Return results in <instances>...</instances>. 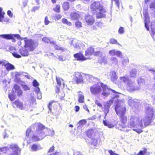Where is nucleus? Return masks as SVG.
<instances>
[{
  "label": "nucleus",
  "mask_w": 155,
  "mask_h": 155,
  "mask_svg": "<svg viewBox=\"0 0 155 155\" xmlns=\"http://www.w3.org/2000/svg\"><path fill=\"white\" fill-rule=\"evenodd\" d=\"M145 109L146 116L143 119L138 117L131 116L127 125H121L122 128L120 130L128 132L132 129L138 133L142 132V129L149 125L153 119V111L151 106L147 104Z\"/></svg>",
  "instance_id": "nucleus-1"
},
{
  "label": "nucleus",
  "mask_w": 155,
  "mask_h": 155,
  "mask_svg": "<svg viewBox=\"0 0 155 155\" xmlns=\"http://www.w3.org/2000/svg\"><path fill=\"white\" fill-rule=\"evenodd\" d=\"M33 127L34 129L35 128L36 130L38 129L35 132L32 137V140L35 141L42 140L47 135L53 136L54 134V130L45 128V126L40 123L35 124Z\"/></svg>",
  "instance_id": "nucleus-2"
},
{
  "label": "nucleus",
  "mask_w": 155,
  "mask_h": 155,
  "mask_svg": "<svg viewBox=\"0 0 155 155\" xmlns=\"http://www.w3.org/2000/svg\"><path fill=\"white\" fill-rule=\"evenodd\" d=\"M116 105L115 110L117 115L120 117V121L123 124L125 125L127 121V117L125 115L126 111V107H123L124 104L122 100L117 99L115 100Z\"/></svg>",
  "instance_id": "nucleus-3"
},
{
  "label": "nucleus",
  "mask_w": 155,
  "mask_h": 155,
  "mask_svg": "<svg viewBox=\"0 0 155 155\" xmlns=\"http://www.w3.org/2000/svg\"><path fill=\"white\" fill-rule=\"evenodd\" d=\"M90 8L92 12L94 14L97 13L99 11H103V12H106V10L101 6L99 2H94L90 6Z\"/></svg>",
  "instance_id": "nucleus-4"
},
{
  "label": "nucleus",
  "mask_w": 155,
  "mask_h": 155,
  "mask_svg": "<svg viewBox=\"0 0 155 155\" xmlns=\"http://www.w3.org/2000/svg\"><path fill=\"white\" fill-rule=\"evenodd\" d=\"M102 54V52L100 48L94 49L92 47L88 48L85 51V55L87 57L92 54L96 56H100Z\"/></svg>",
  "instance_id": "nucleus-5"
},
{
  "label": "nucleus",
  "mask_w": 155,
  "mask_h": 155,
  "mask_svg": "<svg viewBox=\"0 0 155 155\" xmlns=\"http://www.w3.org/2000/svg\"><path fill=\"white\" fill-rule=\"evenodd\" d=\"M24 41L25 44V47L30 51L34 50L38 45L37 42H35L31 39H27L25 38Z\"/></svg>",
  "instance_id": "nucleus-6"
},
{
  "label": "nucleus",
  "mask_w": 155,
  "mask_h": 155,
  "mask_svg": "<svg viewBox=\"0 0 155 155\" xmlns=\"http://www.w3.org/2000/svg\"><path fill=\"white\" fill-rule=\"evenodd\" d=\"M101 84L102 83H99L97 84L91 86L90 88V91L91 93L94 95H97L100 93L101 91Z\"/></svg>",
  "instance_id": "nucleus-7"
},
{
  "label": "nucleus",
  "mask_w": 155,
  "mask_h": 155,
  "mask_svg": "<svg viewBox=\"0 0 155 155\" xmlns=\"http://www.w3.org/2000/svg\"><path fill=\"white\" fill-rule=\"evenodd\" d=\"M127 89L130 92H133L138 90L140 88L135 85V83L131 81H129L127 85Z\"/></svg>",
  "instance_id": "nucleus-8"
},
{
  "label": "nucleus",
  "mask_w": 155,
  "mask_h": 155,
  "mask_svg": "<svg viewBox=\"0 0 155 155\" xmlns=\"http://www.w3.org/2000/svg\"><path fill=\"white\" fill-rule=\"evenodd\" d=\"M128 102L129 105L133 108H137L139 106V101L137 99H134L131 97H129L128 98Z\"/></svg>",
  "instance_id": "nucleus-9"
},
{
  "label": "nucleus",
  "mask_w": 155,
  "mask_h": 155,
  "mask_svg": "<svg viewBox=\"0 0 155 155\" xmlns=\"http://www.w3.org/2000/svg\"><path fill=\"white\" fill-rule=\"evenodd\" d=\"M0 37L6 39H12L13 42L15 41V40L14 38V37L18 39L21 38L20 36L18 34H3L0 35Z\"/></svg>",
  "instance_id": "nucleus-10"
},
{
  "label": "nucleus",
  "mask_w": 155,
  "mask_h": 155,
  "mask_svg": "<svg viewBox=\"0 0 155 155\" xmlns=\"http://www.w3.org/2000/svg\"><path fill=\"white\" fill-rule=\"evenodd\" d=\"M68 42L70 44V45L71 46H74L75 49L78 50L81 49L79 45L78 41L76 39L70 38L68 39Z\"/></svg>",
  "instance_id": "nucleus-11"
},
{
  "label": "nucleus",
  "mask_w": 155,
  "mask_h": 155,
  "mask_svg": "<svg viewBox=\"0 0 155 155\" xmlns=\"http://www.w3.org/2000/svg\"><path fill=\"white\" fill-rule=\"evenodd\" d=\"M109 54L111 56L116 55L120 58H123V54L119 51H116L115 49L110 50L109 52Z\"/></svg>",
  "instance_id": "nucleus-12"
},
{
  "label": "nucleus",
  "mask_w": 155,
  "mask_h": 155,
  "mask_svg": "<svg viewBox=\"0 0 155 155\" xmlns=\"http://www.w3.org/2000/svg\"><path fill=\"white\" fill-rule=\"evenodd\" d=\"M101 84V87L103 89V92L101 94L105 97H107L109 95V90H110L111 89L108 88L107 86L104 84Z\"/></svg>",
  "instance_id": "nucleus-13"
},
{
  "label": "nucleus",
  "mask_w": 155,
  "mask_h": 155,
  "mask_svg": "<svg viewBox=\"0 0 155 155\" xmlns=\"http://www.w3.org/2000/svg\"><path fill=\"white\" fill-rule=\"evenodd\" d=\"M5 14V12L2 11V8L0 7V22L3 24H7L9 22V19L8 18H4Z\"/></svg>",
  "instance_id": "nucleus-14"
},
{
  "label": "nucleus",
  "mask_w": 155,
  "mask_h": 155,
  "mask_svg": "<svg viewBox=\"0 0 155 155\" xmlns=\"http://www.w3.org/2000/svg\"><path fill=\"white\" fill-rule=\"evenodd\" d=\"M74 79L77 83H81L83 82V76L79 72H76L74 73Z\"/></svg>",
  "instance_id": "nucleus-15"
},
{
  "label": "nucleus",
  "mask_w": 155,
  "mask_h": 155,
  "mask_svg": "<svg viewBox=\"0 0 155 155\" xmlns=\"http://www.w3.org/2000/svg\"><path fill=\"white\" fill-rule=\"evenodd\" d=\"M85 20L88 25H92L94 22V18L92 15H87L85 18Z\"/></svg>",
  "instance_id": "nucleus-16"
},
{
  "label": "nucleus",
  "mask_w": 155,
  "mask_h": 155,
  "mask_svg": "<svg viewBox=\"0 0 155 155\" xmlns=\"http://www.w3.org/2000/svg\"><path fill=\"white\" fill-rule=\"evenodd\" d=\"M74 57L78 61H83L87 59L84 57L83 54L80 52L75 54L74 55Z\"/></svg>",
  "instance_id": "nucleus-17"
},
{
  "label": "nucleus",
  "mask_w": 155,
  "mask_h": 155,
  "mask_svg": "<svg viewBox=\"0 0 155 155\" xmlns=\"http://www.w3.org/2000/svg\"><path fill=\"white\" fill-rule=\"evenodd\" d=\"M11 147L14 151L13 153L11 155H18V152L21 151V150L17 145L12 144L11 145Z\"/></svg>",
  "instance_id": "nucleus-18"
},
{
  "label": "nucleus",
  "mask_w": 155,
  "mask_h": 155,
  "mask_svg": "<svg viewBox=\"0 0 155 155\" xmlns=\"http://www.w3.org/2000/svg\"><path fill=\"white\" fill-rule=\"evenodd\" d=\"M14 89L15 90V92L17 93V96L20 97L23 94L22 91L20 89V86L17 84L15 85L14 87Z\"/></svg>",
  "instance_id": "nucleus-19"
},
{
  "label": "nucleus",
  "mask_w": 155,
  "mask_h": 155,
  "mask_svg": "<svg viewBox=\"0 0 155 155\" xmlns=\"http://www.w3.org/2000/svg\"><path fill=\"white\" fill-rule=\"evenodd\" d=\"M35 124H34L31 127L29 128H28L27 131H26V140H28V137H29V133H30L31 130H33L34 131V133L33 135H32V136L31 137V140H32L33 141H34V140H32V136H33V135L35 133V131H36V130H38V129L37 130H36V128H35V129L33 127L34 126V125Z\"/></svg>",
  "instance_id": "nucleus-20"
},
{
  "label": "nucleus",
  "mask_w": 155,
  "mask_h": 155,
  "mask_svg": "<svg viewBox=\"0 0 155 155\" xmlns=\"http://www.w3.org/2000/svg\"><path fill=\"white\" fill-rule=\"evenodd\" d=\"M35 124H34L31 127L29 128H28L27 131H26V140H28V137H29V133H30L31 130H33L34 131V133L33 135H32V136L31 137V140H32L33 141H34V140H32V136H33V135L35 133V131H36V130H38V129L37 130H36V128H35V129L33 127L34 126V125Z\"/></svg>",
  "instance_id": "nucleus-21"
},
{
  "label": "nucleus",
  "mask_w": 155,
  "mask_h": 155,
  "mask_svg": "<svg viewBox=\"0 0 155 155\" xmlns=\"http://www.w3.org/2000/svg\"><path fill=\"white\" fill-rule=\"evenodd\" d=\"M79 17V15L77 12H72L70 14V18L72 20H76Z\"/></svg>",
  "instance_id": "nucleus-22"
},
{
  "label": "nucleus",
  "mask_w": 155,
  "mask_h": 155,
  "mask_svg": "<svg viewBox=\"0 0 155 155\" xmlns=\"http://www.w3.org/2000/svg\"><path fill=\"white\" fill-rule=\"evenodd\" d=\"M98 140L96 138H91L90 140L91 147L93 149L95 148L97 144Z\"/></svg>",
  "instance_id": "nucleus-23"
},
{
  "label": "nucleus",
  "mask_w": 155,
  "mask_h": 155,
  "mask_svg": "<svg viewBox=\"0 0 155 155\" xmlns=\"http://www.w3.org/2000/svg\"><path fill=\"white\" fill-rule=\"evenodd\" d=\"M4 65L5 68L6 69L7 71L13 70L15 69L14 66L9 63H6L5 62Z\"/></svg>",
  "instance_id": "nucleus-24"
},
{
  "label": "nucleus",
  "mask_w": 155,
  "mask_h": 155,
  "mask_svg": "<svg viewBox=\"0 0 155 155\" xmlns=\"http://www.w3.org/2000/svg\"><path fill=\"white\" fill-rule=\"evenodd\" d=\"M11 53H12L13 56L15 58H19L21 57L20 55L18 54L16 52L14 47H11L10 48Z\"/></svg>",
  "instance_id": "nucleus-25"
},
{
  "label": "nucleus",
  "mask_w": 155,
  "mask_h": 155,
  "mask_svg": "<svg viewBox=\"0 0 155 155\" xmlns=\"http://www.w3.org/2000/svg\"><path fill=\"white\" fill-rule=\"evenodd\" d=\"M54 150V146H53L51 147H50L49 149V150L48 152L47 155H60V153L59 152H56L54 153H52L50 154V153H51Z\"/></svg>",
  "instance_id": "nucleus-26"
},
{
  "label": "nucleus",
  "mask_w": 155,
  "mask_h": 155,
  "mask_svg": "<svg viewBox=\"0 0 155 155\" xmlns=\"http://www.w3.org/2000/svg\"><path fill=\"white\" fill-rule=\"evenodd\" d=\"M14 104H15L17 108L21 110H23L24 109L23 104L18 100H16L14 102Z\"/></svg>",
  "instance_id": "nucleus-27"
},
{
  "label": "nucleus",
  "mask_w": 155,
  "mask_h": 155,
  "mask_svg": "<svg viewBox=\"0 0 155 155\" xmlns=\"http://www.w3.org/2000/svg\"><path fill=\"white\" fill-rule=\"evenodd\" d=\"M19 52L22 56H27L28 55V51L25 48H22L20 50Z\"/></svg>",
  "instance_id": "nucleus-28"
},
{
  "label": "nucleus",
  "mask_w": 155,
  "mask_h": 155,
  "mask_svg": "<svg viewBox=\"0 0 155 155\" xmlns=\"http://www.w3.org/2000/svg\"><path fill=\"white\" fill-rule=\"evenodd\" d=\"M50 44H52L54 45V48L57 50H64L63 48L62 47H61L59 46L58 45L56 44V42L54 41H50Z\"/></svg>",
  "instance_id": "nucleus-29"
},
{
  "label": "nucleus",
  "mask_w": 155,
  "mask_h": 155,
  "mask_svg": "<svg viewBox=\"0 0 155 155\" xmlns=\"http://www.w3.org/2000/svg\"><path fill=\"white\" fill-rule=\"evenodd\" d=\"M145 26L147 31L149 29V27L148 25V23L150 22V18L149 16H146L144 17Z\"/></svg>",
  "instance_id": "nucleus-30"
},
{
  "label": "nucleus",
  "mask_w": 155,
  "mask_h": 155,
  "mask_svg": "<svg viewBox=\"0 0 155 155\" xmlns=\"http://www.w3.org/2000/svg\"><path fill=\"white\" fill-rule=\"evenodd\" d=\"M31 150L32 151H36L41 149L39 145H37L35 144L33 145L31 147Z\"/></svg>",
  "instance_id": "nucleus-31"
},
{
  "label": "nucleus",
  "mask_w": 155,
  "mask_h": 155,
  "mask_svg": "<svg viewBox=\"0 0 155 155\" xmlns=\"http://www.w3.org/2000/svg\"><path fill=\"white\" fill-rule=\"evenodd\" d=\"M120 80L121 81L127 84L129 81H131L129 80L128 77L127 76L120 77Z\"/></svg>",
  "instance_id": "nucleus-32"
},
{
  "label": "nucleus",
  "mask_w": 155,
  "mask_h": 155,
  "mask_svg": "<svg viewBox=\"0 0 155 155\" xmlns=\"http://www.w3.org/2000/svg\"><path fill=\"white\" fill-rule=\"evenodd\" d=\"M86 123V121L85 120H80L77 124L78 128L79 129L80 127L82 128L81 127H83Z\"/></svg>",
  "instance_id": "nucleus-33"
},
{
  "label": "nucleus",
  "mask_w": 155,
  "mask_h": 155,
  "mask_svg": "<svg viewBox=\"0 0 155 155\" xmlns=\"http://www.w3.org/2000/svg\"><path fill=\"white\" fill-rule=\"evenodd\" d=\"M110 74L111 76V80L112 81L114 82L115 81L117 78V76L116 74V72L115 71H112L110 72Z\"/></svg>",
  "instance_id": "nucleus-34"
},
{
  "label": "nucleus",
  "mask_w": 155,
  "mask_h": 155,
  "mask_svg": "<svg viewBox=\"0 0 155 155\" xmlns=\"http://www.w3.org/2000/svg\"><path fill=\"white\" fill-rule=\"evenodd\" d=\"M102 12L104 13L103 11H99L98 12L96 13L97 18H105L106 17V15L103 13Z\"/></svg>",
  "instance_id": "nucleus-35"
},
{
  "label": "nucleus",
  "mask_w": 155,
  "mask_h": 155,
  "mask_svg": "<svg viewBox=\"0 0 155 155\" xmlns=\"http://www.w3.org/2000/svg\"><path fill=\"white\" fill-rule=\"evenodd\" d=\"M137 70L136 69H133L130 72V75L131 77H135L136 76Z\"/></svg>",
  "instance_id": "nucleus-36"
},
{
  "label": "nucleus",
  "mask_w": 155,
  "mask_h": 155,
  "mask_svg": "<svg viewBox=\"0 0 155 155\" xmlns=\"http://www.w3.org/2000/svg\"><path fill=\"white\" fill-rule=\"evenodd\" d=\"M110 61L115 64H117L118 62V59L115 57H112L110 59Z\"/></svg>",
  "instance_id": "nucleus-37"
},
{
  "label": "nucleus",
  "mask_w": 155,
  "mask_h": 155,
  "mask_svg": "<svg viewBox=\"0 0 155 155\" xmlns=\"http://www.w3.org/2000/svg\"><path fill=\"white\" fill-rule=\"evenodd\" d=\"M78 102L80 103H82L84 102V96L82 94H78Z\"/></svg>",
  "instance_id": "nucleus-38"
},
{
  "label": "nucleus",
  "mask_w": 155,
  "mask_h": 155,
  "mask_svg": "<svg viewBox=\"0 0 155 155\" xmlns=\"http://www.w3.org/2000/svg\"><path fill=\"white\" fill-rule=\"evenodd\" d=\"M103 123L105 126H107L109 128H112L114 127L113 124L109 122H107L106 120H103Z\"/></svg>",
  "instance_id": "nucleus-39"
},
{
  "label": "nucleus",
  "mask_w": 155,
  "mask_h": 155,
  "mask_svg": "<svg viewBox=\"0 0 155 155\" xmlns=\"http://www.w3.org/2000/svg\"><path fill=\"white\" fill-rule=\"evenodd\" d=\"M61 17L62 16L61 15L57 14H53V16H52V18L55 20H56V19L58 20H59L61 19Z\"/></svg>",
  "instance_id": "nucleus-40"
},
{
  "label": "nucleus",
  "mask_w": 155,
  "mask_h": 155,
  "mask_svg": "<svg viewBox=\"0 0 155 155\" xmlns=\"http://www.w3.org/2000/svg\"><path fill=\"white\" fill-rule=\"evenodd\" d=\"M137 82L139 86H142L144 84L145 81L143 78H139L138 79Z\"/></svg>",
  "instance_id": "nucleus-41"
},
{
  "label": "nucleus",
  "mask_w": 155,
  "mask_h": 155,
  "mask_svg": "<svg viewBox=\"0 0 155 155\" xmlns=\"http://www.w3.org/2000/svg\"><path fill=\"white\" fill-rule=\"evenodd\" d=\"M63 7L65 10H67L69 8V3L68 2H64Z\"/></svg>",
  "instance_id": "nucleus-42"
},
{
  "label": "nucleus",
  "mask_w": 155,
  "mask_h": 155,
  "mask_svg": "<svg viewBox=\"0 0 155 155\" xmlns=\"http://www.w3.org/2000/svg\"><path fill=\"white\" fill-rule=\"evenodd\" d=\"M110 43L111 44H117L120 46H121V45L117 41L113 38H112L110 39Z\"/></svg>",
  "instance_id": "nucleus-43"
},
{
  "label": "nucleus",
  "mask_w": 155,
  "mask_h": 155,
  "mask_svg": "<svg viewBox=\"0 0 155 155\" xmlns=\"http://www.w3.org/2000/svg\"><path fill=\"white\" fill-rule=\"evenodd\" d=\"M93 134V131L92 130H88L86 132V134L88 137L91 138H92V135Z\"/></svg>",
  "instance_id": "nucleus-44"
},
{
  "label": "nucleus",
  "mask_w": 155,
  "mask_h": 155,
  "mask_svg": "<svg viewBox=\"0 0 155 155\" xmlns=\"http://www.w3.org/2000/svg\"><path fill=\"white\" fill-rule=\"evenodd\" d=\"M8 97L11 101H13L15 99V97L13 95L12 92L9 93Z\"/></svg>",
  "instance_id": "nucleus-45"
},
{
  "label": "nucleus",
  "mask_w": 155,
  "mask_h": 155,
  "mask_svg": "<svg viewBox=\"0 0 155 155\" xmlns=\"http://www.w3.org/2000/svg\"><path fill=\"white\" fill-rule=\"evenodd\" d=\"M6 74V70L5 69H0V77H2Z\"/></svg>",
  "instance_id": "nucleus-46"
},
{
  "label": "nucleus",
  "mask_w": 155,
  "mask_h": 155,
  "mask_svg": "<svg viewBox=\"0 0 155 155\" xmlns=\"http://www.w3.org/2000/svg\"><path fill=\"white\" fill-rule=\"evenodd\" d=\"M62 22L63 23L66 24L69 26H71V23L69 21L66 19L63 18L62 19Z\"/></svg>",
  "instance_id": "nucleus-47"
},
{
  "label": "nucleus",
  "mask_w": 155,
  "mask_h": 155,
  "mask_svg": "<svg viewBox=\"0 0 155 155\" xmlns=\"http://www.w3.org/2000/svg\"><path fill=\"white\" fill-rule=\"evenodd\" d=\"M129 62V60L128 58L124 59L122 61V64L123 66H126L127 63Z\"/></svg>",
  "instance_id": "nucleus-48"
},
{
  "label": "nucleus",
  "mask_w": 155,
  "mask_h": 155,
  "mask_svg": "<svg viewBox=\"0 0 155 155\" xmlns=\"http://www.w3.org/2000/svg\"><path fill=\"white\" fill-rule=\"evenodd\" d=\"M35 102V99L33 97H31L29 100L30 104L32 105Z\"/></svg>",
  "instance_id": "nucleus-49"
},
{
  "label": "nucleus",
  "mask_w": 155,
  "mask_h": 155,
  "mask_svg": "<svg viewBox=\"0 0 155 155\" xmlns=\"http://www.w3.org/2000/svg\"><path fill=\"white\" fill-rule=\"evenodd\" d=\"M109 108L110 107L108 106H107L105 105V107L104 110V113L105 114V116H107V113H108L109 111Z\"/></svg>",
  "instance_id": "nucleus-50"
},
{
  "label": "nucleus",
  "mask_w": 155,
  "mask_h": 155,
  "mask_svg": "<svg viewBox=\"0 0 155 155\" xmlns=\"http://www.w3.org/2000/svg\"><path fill=\"white\" fill-rule=\"evenodd\" d=\"M20 85L22 86V88L25 91L30 90V88L27 85L22 84H21Z\"/></svg>",
  "instance_id": "nucleus-51"
},
{
  "label": "nucleus",
  "mask_w": 155,
  "mask_h": 155,
  "mask_svg": "<svg viewBox=\"0 0 155 155\" xmlns=\"http://www.w3.org/2000/svg\"><path fill=\"white\" fill-rule=\"evenodd\" d=\"M60 6L59 5H57L54 8V10L56 12L59 13L60 12Z\"/></svg>",
  "instance_id": "nucleus-52"
},
{
  "label": "nucleus",
  "mask_w": 155,
  "mask_h": 155,
  "mask_svg": "<svg viewBox=\"0 0 155 155\" xmlns=\"http://www.w3.org/2000/svg\"><path fill=\"white\" fill-rule=\"evenodd\" d=\"M56 78L58 84L60 86L61 85V82L63 81V80L59 78L56 77Z\"/></svg>",
  "instance_id": "nucleus-53"
},
{
  "label": "nucleus",
  "mask_w": 155,
  "mask_h": 155,
  "mask_svg": "<svg viewBox=\"0 0 155 155\" xmlns=\"http://www.w3.org/2000/svg\"><path fill=\"white\" fill-rule=\"evenodd\" d=\"M42 41H44L45 43H50V41H51L50 40V39H49L47 37H43L42 38Z\"/></svg>",
  "instance_id": "nucleus-54"
},
{
  "label": "nucleus",
  "mask_w": 155,
  "mask_h": 155,
  "mask_svg": "<svg viewBox=\"0 0 155 155\" xmlns=\"http://www.w3.org/2000/svg\"><path fill=\"white\" fill-rule=\"evenodd\" d=\"M75 25L78 28H80L82 26L81 23L78 21L75 22Z\"/></svg>",
  "instance_id": "nucleus-55"
},
{
  "label": "nucleus",
  "mask_w": 155,
  "mask_h": 155,
  "mask_svg": "<svg viewBox=\"0 0 155 155\" xmlns=\"http://www.w3.org/2000/svg\"><path fill=\"white\" fill-rule=\"evenodd\" d=\"M33 86L36 87H37L39 85V83L37 82V81L35 80H34L33 82Z\"/></svg>",
  "instance_id": "nucleus-56"
},
{
  "label": "nucleus",
  "mask_w": 155,
  "mask_h": 155,
  "mask_svg": "<svg viewBox=\"0 0 155 155\" xmlns=\"http://www.w3.org/2000/svg\"><path fill=\"white\" fill-rule=\"evenodd\" d=\"M107 57L104 56L101 58V61L102 62L106 63L107 62Z\"/></svg>",
  "instance_id": "nucleus-57"
},
{
  "label": "nucleus",
  "mask_w": 155,
  "mask_h": 155,
  "mask_svg": "<svg viewBox=\"0 0 155 155\" xmlns=\"http://www.w3.org/2000/svg\"><path fill=\"white\" fill-rule=\"evenodd\" d=\"M118 33L120 34H122L124 33V29L123 27H120L118 31Z\"/></svg>",
  "instance_id": "nucleus-58"
},
{
  "label": "nucleus",
  "mask_w": 155,
  "mask_h": 155,
  "mask_svg": "<svg viewBox=\"0 0 155 155\" xmlns=\"http://www.w3.org/2000/svg\"><path fill=\"white\" fill-rule=\"evenodd\" d=\"M85 78L87 79V81H90V79H91L92 78V76L91 75H90L88 74H85Z\"/></svg>",
  "instance_id": "nucleus-59"
},
{
  "label": "nucleus",
  "mask_w": 155,
  "mask_h": 155,
  "mask_svg": "<svg viewBox=\"0 0 155 155\" xmlns=\"http://www.w3.org/2000/svg\"><path fill=\"white\" fill-rule=\"evenodd\" d=\"M150 8L155 10V2L151 3L150 6Z\"/></svg>",
  "instance_id": "nucleus-60"
},
{
  "label": "nucleus",
  "mask_w": 155,
  "mask_h": 155,
  "mask_svg": "<svg viewBox=\"0 0 155 155\" xmlns=\"http://www.w3.org/2000/svg\"><path fill=\"white\" fill-rule=\"evenodd\" d=\"M113 101L112 100H110L109 101H107V105L106 106H108L109 107H110L111 104L113 103Z\"/></svg>",
  "instance_id": "nucleus-61"
},
{
  "label": "nucleus",
  "mask_w": 155,
  "mask_h": 155,
  "mask_svg": "<svg viewBox=\"0 0 155 155\" xmlns=\"http://www.w3.org/2000/svg\"><path fill=\"white\" fill-rule=\"evenodd\" d=\"M45 25H48L50 22V21L48 20V18L47 16L45 18Z\"/></svg>",
  "instance_id": "nucleus-62"
},
{
  "label": "nucleus",
  "mask_w": 155,
  "mask_h": 155,
  "mask_svg": "<svg viewBox=\"0 0 155 155\" xmlns=\"http://www.w3.org/2000/svg\"><path fill=\"white\" fill-rule=\"evenodd\" d=\"M110 90L112 92H113V93H114V96L115 97L117 98V97H118L119 95L118 94V93L117 92L115 91H114L112 89H110Z\"/></svg>",
  "instance_id": "nucleus-63"
},
{
  "label": "nucleus",
  "mask_w": 155,
  "mask_h": 155,
  "mask_svg": "<svg viewBox=\"0 0 155 155\" xmlns=\"http://www.w3.org/2000/svg\"><path fill=\"white\" fill-rule=\"evenodd\" d=\"M108 152L110 155H119L118 154L115 153L112 150H109Z\"/></svg>",
  "instance_id": "nucleus-64"
}]
</instances>
